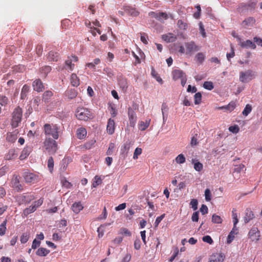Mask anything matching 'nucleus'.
Segmentation results:
<instances>
[{"instance_id": "7c9ffc66", "label": "nucleus", "mask_w": 262, "mask_h": 262, "mask_svg": "<svg viewBox=\"0 0 262 262\" xmlns=\"http://www.w3.org/2000/svg\"><path fill=\"white\" fill-rule=\"evenodd\" d=\"M191 162L194 164V169L197 171H201L203 168V164L195 159L191 160Z\"/></svg>"}, {"instance_id": "09e8293b", "label": "nucleus", "mask_w": 262, "mask_h": 262, "mask_svg": "<svg viewBox=\"0 0 262 262\" xmlns=\"http://www.w3.org/2000/svg\"><path fill=\"white\" fill-rule=\"evenodd\" d=\"M151 75L155 78H156V79L157 80V81H158L159 82H160L161 84L163 83V80H162V78L160 77L159 75L155 71V70L154 69H152V70H151Z\"/></svg>"}, {"instance_id": "f3484780", "label": "nucleus", "mask_w": 262, "mask_h": 262, "mask_svg": "<svg viewBox=\"0 0 262 262\" xmlns=\"http://www.w3.org/2000/svg\"><path fill=\"white\" fill-rule=\"evenodd\" d=\"M115 123L113 119H110L108 120L106 126L107 133L110 135H112L115 132Z\"/></svg>"}, {"instance_id": "bb28decb", "label": "nucleus", "mask_w": 262, "mask_h": 262, "mask_svg": "<svg viewBox=\"0 0 262 262\" xmlns=\"http://www.w3.org/2000/svg\"><path fill=\"white\" fill-rule=\"evenodd\" d=\"M130 147V142H126L121 147V154L126 157Z\"/></svg>"}, {"instance_id": "6ab92c4d", "label": "nucleus", "mask_w": 262, "mask_h": 262, "mask_svg": "<svg viewBox=\"0 0 262 262\" xmlns=\"http://www.w3.org/2000/svg\"><path fill=\"white\" fill-rule=\"evenodd\" d=\"M254 217L253 211L249 208H247L245 211V215L244 217L245 223H248Z\"/></svg>"}, {"instance_id": "c03bdc74", "label": "nucleus", "mask_w": 262, "mask_h": 262, "mask_svg": "<svg viewBox=\"0 0 262 262\" xmlns=\"http://www.w3.org/2000/svg\"><path fill=\"white\" fill-rule=\"evenodd\" d=\"M252 107L251 105H250L249 104H247L246 105L243 111L242 112V114L245 116H248L252 111Z\"/></svg>"}, {"instance_id": "a19ab883", "label": "nucleus", "mask_w": 262, "mask_h": 262, "mask_svg": "<svg viewBox=\"0 0 262 262\" xmlns=\"http://www.w3.org/2000/svg\"><path fill=\"white\" fill-rule=\"evenodd\" d=\"M175 161L178 164H183L186 161V158L185 156L181 154H179L176 158H175Z\"/></svg>"}, {"instance_id": "dca6fc26", "label": "nucleus", "mask_w": 262, "mask_h": 262, "mask_svg": "<svg viewBox=\"0 0 262 262\" xmlns=\"http://www.w3.org/2000/svg\"><path fill=\"white\" fill-rule=\"evenodd\" d=\"M33 87L35 91L38 92H41L45 89L43 84L39 79H37L33 82Z\"/></svg>"}, {"instance_id": "aec40b11", "label": "nucleus", "mask_w": 262, "mask_h": 262, "mask_svg": "<svg viewBox=\"0 0 262 262\" xmlns=\"http://www.w3.org/2000/svg\"><path fill=\"white\" fill-rule=\"evenodd\" d=\"M173 79L177 80L179 79H181L186 74L182 70H175L172 73Z\"/></svg>"}, {"instance_id": "20e7f679", "label": "nucleus", "mask_w": 262, "mask_h": 262, "mask_svg": "<svg viewBox=\"0 0 262 262\" xmlns=\"http://www.w3.org/2000/svg\"><path fill=\"white\" fill-rule=\"evenodd\" d=\"M75 115L78 120L83 121H87L91 117L90 112L84 107H78Z\"/></svg>"}, {"instance_id": "37998d69", "label": "nucleus", "mask_w": 262, "mask_h": 262, "mask_svg": "<svg viewBox=\"0 0 262 262\" xmlns=\"http://www.w3.org/2000/svg\"><path fill=\"white\" fill-rule=\"evenodd\" d=\"M195 58L196 59V61L200 63H203V62L204 61V59H205V55L204 53H198V54H196V55H195Z\"/></svg>"}, {"instance_id": "e2e57ef3", "label": "nucleus", "mask_w": 262, "mask_h": 262, "mask_svg": "<svg viewBox=\"0 0 262 262\" xmlns=\"http://www.w3.org/2000/svg\"><path fill=\"white\" fill-rule=\"evenodd\" d=\"M197 136L198 135L195 134L192 137L190 142V144L192 146H195L198 144Z\"/></svg>"}, {"instance_id": "b1692460", "label": "nucleus", "mask_w": 262, "mask_h": 262, "mask_svg": "<svg viewBox=\"0 0 262 262\" xmlns=\"http://www.w3.org/2000/svg\"><path fill=\"white\" fill-rule=\"evenodd\" d=\"M150 121V119H147L145 122L140 121L139 123V129L141 131L145 130L149 126Z\"/></svg>"}, {"instance_id": "1a4fd4ad", "label": "nucleus", "mask_w": 262, "mask_h": 262, "mask_svg": "<svg viewBox=\"0 0 262 262\" xmlns=\"http://www.w3.org/2000/svg\"><path fill=\"white\" fill-rule=\"evenodd\" d=\"M255 22L256 20L253 17H248L242 21L241 25L245 29H250L254 26Z\"/></svg>"}, {"instance_id": "69168bd1", "label": "nucleus", "mask_w": 262, "mask_h": 262, "mask_svg": "<svg viewBox=\"0 0 262 262\" xmlns=\"http://www.w3.org/2000/svg\"><path fill=\"white\" fill-rule=\"evenodd\" d=\"M202 239L203 242L207 243L209 244H211L213 242L212 239L209 235H206L203 236Z\"/></svg>"}, {"instance_id": "c756f323", "label": "nucleus", "mask_w": 262, "mask_h": 262, "mask_svg": "<svg viewBox=\"0 0 262 262\" xmlns=\"http://www.w3.org/2000/svg\"><path fill=\"white\" fill-rule=\"evenodd\" d=\"M31 151V148L29 147H26L22 150L21 153L19 156V159L23 160L25 159L29 155Z\"/></svg>"}, {"instance_id": "680f3d73", "label": "nucleus", "mask_w": 262, "mask_h": 262, "mask_svg": "<svg viewBox=\"0 0 262 262\" xmlns=\"http://www.w3.org/2000/svg\"><path fill=\"white\" fill-rule=\"evenodd\" d=\"M190 204L193 210H196L198 209V202L196 199H192Z\"/></svg>"}, {"instance_id": "5fc2aeb1", "label": "nucleus", "mask_w": 262, "mask_h": 262, "mask_svg": "<svg viewBox=\"0 0 262 262\" xmlns=\"http://www.w3.org/2000/svg\"><path fill=\"white\" fill-rule=\"evenodd\" d=\"M232 216L233 218V226H236V224L238 222V219L237 218V215L236 213V210L233 209L232 211Z\"/></svg>"}, {"instance_id": "a211bd4d", "label": "nucleus", "mask_w": 262, "mask_h": 262, "mask_svg": "<svg viewBox=\"0 0 262 262\" xmlns=\"http://www.w3.org/2000/svg\"><path fill=\"white\" fill-rule=\"evenodd\" d=\"M238 233V228L236 226H233V227L230 232L229 233L228 237L227 242L228 244L231 243L235 237V235Z\"/></svg>"}, {"instance_id": "473e14b6", "label": "nucleus", "mask_w": 262, "mask_h": 262, "mask_svg": "<svg viewBox=\"0 0 262 262\" xmlns=\"http://www.w3.org/2000/svg\"><path fill=\"white\" fill-rule=\"evenodd\" d=\"M53 96V93L51 91H47L44 92L42 95V100L45 102H48Z\"/></svg>"}, {"instance_id": "cd10ccee", "label": "nucleus", "mask_w": 262, "mask_h": 262, "mask_svg": "<svg viewBox=\"0 0 262 262\" xmlns=\"http://www.w3.org/2000/svg\"><path fill=\"white\" fill-rule=\"evenodd\" d=\"M224 259L220 253H215L211 255L209 262H222Z\"/></svg>"}, {"instance_id": "864d4df0", "label": "nucleus", "mask_w": 262, "mask_h": 262, "mask_svg": "<svg viewBox=\"0 0 262 262\" xmlns=\"http://www.w3.org/2000/svg\"><path fill=\"white\" fill-rule=\"evenodd\" d=\"M202 94L201 93L198 92L194 95V103L195 104H199L201 102Z\"/></svg>"}, {"instance_id": "13d9d810", "label": "nucleus", "mask_w": 262, "mask_h": 262, "mask_svg": "<svg viewBox=\"0 0 262 262\" xmlns=\"http://www.w3.org/2000/svg\"><path fill=\"white\" fill-rule=\"evenodd\" d=\"M178 27L181 29L185 30L187 28V24L185 23L183 20L180 19L178 21L177 23Z\"/></svg>"}, {"instance_id": "39448f33", "label": "nucleus", "mask_w": 262, "mask_h": 262, "mask_svg": "<svg viewBox=\"0 0 262 262\" xmlns=\"http://www.w3.org/2000/svg\"><path fill=\"white\" fill-rule=\"evenodd\" d=\"M256 76L255 72L248 70L239 73V80L243 83H247L252 80Z\"/></svg>"}, {"instance_id": "4c0bfd02", "label": "nucleus", "mask_w": 262, "mask_h": 262, "mask_svg": "<svg viewBox=\"0 0 262 262\" xmlns=\"http://www.w3.org/2000/svg\"><path fill=\"white\" fill-rule=\"evenodd\" d=\"M50 253V250L45 248H39L36 251V254L39 256H45Z\"/></svg>"}, {"instance_id": "3c124183", "label": "nucleus", "mask_w": 262, "mask_h": 262, "mask_svg": "<svg viewBox=\"0 0 262 262\" xmlns=\"http://www.w3.org/2000/svg\"><path fill=\"white\" fill-rule=\"evenodd\" d=\"M94 180H95L94 181L92 184L93 187L95 188L99 185L101 184L102 183L101 179L97 176L95 177Z\"/></svg>"}, {"instance_id": "c85d7f7f", "label": "nucleus", "mask_w": 262, "mask_h": 262, "mask_svg": "<svg viewBox=\"0 0 262 262\" xmlns=\"http://www.w3.org/2000/svg\"><path fill=\"white\" fill-rule=\"evenodd\" d=\"M18 132L8 133L7 135L6 139L8 142H14L17 138Z\"/></svg>"}, {"instance_id": "0e129e2a", "label": "nucleus", "mask_w": 262, "mask_h": 262, "mask_svg": "<svg viewBox=\"0 0 262 262\" xmlns=\"http://www.w3.org/2000/svg\"><path fill=\"white\" fill-rule=\"evenodd\" d=\"M107 211L106 207H104L102 211V214L98 217V220H105L107 217Z\"/></svg>"}, {"instance_id": "bf43d9fd", "label": "nucleus", "mask_w": 262, "mask_h": 262, "mask_svg": "<svg viewBox=\"0 0 262 262\" xmlns=\"http://www.w3.org/2000/svg\"><path fill=\"white\" fill-rule=\"evenodd\" d=\"M142 148H139V147L136 148L134 152V156H133L134 159H137L138 158V156L142 154Z\"/></svg>"}, {"instance_id": "de8ad7c7", "label": "nucleus", "mask_w": 262, "mask_h": 262, "mask_svg": "<svg viewBox=\"0 0 262 262\" xmlns=\"http://www.w3.org/2000/svg\"><path fill=\"white\" fill-rule=\"evenodd\" d=\"M72 25L71 20L69 19H65L61 21V26L63 29H67Z\"/></svg>"}, {"instance_id": "f8f14e48", "label": "nucleus", "mask_w": 262, "mask_h": 262, "mask_svg": "<svg viewBox=\"0 0 262 262\" xmlns=\"http://www.w3.org/2000/svg\"><path fill=\"white\" fill-rule=\"evenodd\" d=\"M24 177L26 182L28 183H34L38 180V176L33 173L26 172Z\"/></svg>"}, {"instance_id": "a878e982", "label": "nucleus", "mask_w": 262, "mask_h": 262, "mask_svg": "<svg viewBox=\"0 0 262 262\" xmlns=\"http://www.w3.org/2000/svg\"><path fill=\"white\" fill-rule=\"evenodd\" d=\"M124 10L126 13L133 16H137L139 14V12L135 9L130 6L124 7Z\"/></svg>"}, {"instance_id": "e433bc0d", "label": "nucleus", "mask_w": 262, "mask_h": 262, "mask_svg": "<svg viewBox=\"0 0 262 262\" xmlns=\"http://www.w3.org/2000/svg\"><path fill=\"white\" fill-rule=\"evenodd\" d=\"M51 71V67L49 66H45L40 69V72L42 76L46 77L48 74Z\"/></svg>"}, {"instance_id": "423d86ee", "label": "nucleus", "mask_w": 262, "mask_h": 262, "mask_svg": "<svg viewBox=\"0 0 262 262\" xmlns=\"http://www.w3.org/2000/svg\"><path fill=\"white\" fill-rule=\"evenodd\" d=\"M43 199L40 198L36 201L33 202V204L31 205L29 207L24 209L23 211V215L25 216H27L28 215L34 212L37 207L40 206L43 203Z\"/></svg>"}, {"instance_id": "393cba45", "label": "nucleus", "mask_w": 262, "mask_h": 262, "mask_svg": "<svg viewBox=\"0 0 262 262\" xmlns=\"http://www.w3.org/2000/svg\"><path fill=\"white\" fill-rule=\"evenodd\" d=\"M71 84L73 86L77 87L80 84V80L77 75L75 73L72 74L70 77Z\"/></svg>"}, {"instance_id": "ea45409f", "label": "nucleus", "mask_w": 262, "mask_h": 262, "mask_svg": "<svg viewBox=\"0 0 262 262\" xmlns=\"http://www.w3.org/2000/svg\"><path fill=\"white\" fill-rule=\"evenodd\" d=\"M9 102L7 97L3 95H0V104L2 106H6Z\"/></svg>"}, {"instance_id": "c9c22d12", "label": "nucleus", "mask_w": 262, "mask_h": 262, "mask_svg": "<svg viewBox=\"0 0 262 262\" xmlns=\"http://www.w3.org/2000/svg\"><path fill=\"white\" fill-rule=\"evenodd\" d=\"M151 15L156 18L161 20L162 18L166 19L168 18V15L166 13L160 12L159 13H155V12H151Z\"/></svg>"}, {"instance_id": "4d7b16f0", "label": "nucleus", "mask_w": 262, "mask_h": 262, "mask_svg": "<svg viewBox=\"0 0 262 262\" xmlns=\"http://www.w3.org/2000/svg\"><path fill=\"white\" fill-rule=\"evenodd\" d=\"M115 148V144L113 143H111L109 144V147L106 151V154L107 155H112L114 152Z\"/></svg>"}, {"instance_id": "f257e3e1", "label": "nucleus", "mask_w": 262, "mask_h": 262, "mask_svg": "<svg viewBox=\"0 0 262 262\" xmlns=\"http://www.w3.org/2000/svg\"><path fill=\"white\" fill-rule=\"evenodd\" d=\"M44 133L46 137H52L54 139L59 137V127L57 124L46 123L43 126Z\"/></svg>"}, {"instance_id": "338daca9", "label": "nucleus", "mask_w": 262, "mask_h": 262, "mask_svg": "<svg viewBox=\"0 0 262 262\" xmlns=\"http://www.w3.org/2000/svg\"><path fill=\"white\" fill-rule=\"evenodd\" d=\"M205 200L207 201H209L211 200V192L209 189H206L205 191Z\"/></svg>"}, {"instance_id": "9b49d317", "label": "nucleus", "mask_w": 262, "mask_h": 262, "mask_svg": "<svg viewBox=\"0 0 262 262\" xmlns=\"http://www.w3.org/2000/svg\"><path fill=\"white\" fill-rule=\"evenodd\" d=\"M78 60V58L75 55H72L69 56L68 59L65 61V64L67 66V69L70 71H73L74 68V63L73 62H76Z\"/></svg>"}, {"instance_id": "4468645a", "label": "nucleus", "mask_w": 262, "mask_h": 262, "mask_svg": "<svg viewBox=\"0 0 262 262\" xmlns=\"http://www.w3.org/2000/svg\"><path fill=\"white\" fill-rule=\"evenodd\" d=\"M33 199L29 195H21L17 196L16 198V201L19 204L23 203H29Z\"/></svg>"}, {"instance_id": "0eeeda50", "label": "nucleus", "mask_w": 262, "mask_h": 262, "mask_svg": "<svg viewBox=\"0 0 262 262\" xmlns=\"http://www.w3.org/2000/svg\"><path fill=\"white\" fill-rule=\"evenodd\" d=\"M248 237L251 239L252 242H258L260 237V232L258 229L256 227H253L248 233Z\"/></svg>"}, {"instance_id": "f704fd0d", "label": "nucleus", "mask_w": 262, "mask_h": 262, "mask_svg": "<svg viewBox=\"0 0 262 262\" xmlns=\"http://www.w3.org/2000/svg\"><path fill=\"white\" fill-rule=\"evenodd\" d=\"M29 90L30 88L28 85L25 84L23 86L20 94V98L21 99H25L26 98L27 94L29 91Z\"/></svg>"}, {"instance_id": "49530a36", "label": "nucleus", "mask_w": 262, "mask_h": 262, "mask_svg": "<svg viewBox=\"0 0 262 262\" xmlns=\"http://www.w3.org/2000/svg\"><path fill=\"white\" fill-rule=\"evenodd\" d=\"M48 167L49 171L52 172L54 168V160L52 157H50L48 160Z\"/></svg>"}, {"instance_id": "774afa93", "label": "nucleus", "mask_w": 262, "mask_h": 262, "mask_svg": "<svg viewBox=\"0 0 262 262\" xmlns=\"http://www.w3.org/2000/svg\"><path fill=\"white\" fill-rule=\"evenodd\" d=\"M132 258V255L130 253H127L123 257L121 262H129Z\"/></svg>"}, {"instance_id": "a18cd8bd", "label": "nucleus", "mask_w": 262, "mask_h": 262, "mask_svg": "<svg viewBox=\"0 0 262 262\" xmlns=\"http://www.w3.org/2000/svg\"><path fill=\"white\" fill-rule=\"evenodd\" d=\"M222 219L220 216L216 215L215 214H213L212 217V222L214 224H221L222 223Z\"/></svg>"}, {"instance_id": "2eb2a0df", "label": "nucleus", "mask_w": 262, "mask_h": 262, "mask_svg": "<svg viewBox=\"0 0 262 262\" xmlns=\"http://www.w3.org/2000/svg\"><path fill=\"white\" fill-rule=\"evenodd\" d=\"M59 58V54L53 51L49 52L47 56V60L49 62H56L58 60Z\"/></svg>"}, {"instance_id": "ddd939ff", "label": "nucleus", "mask_w": 262, "mask_h": 262, "mask_svg": "<svg viewBox=\"0 0 262 262\" xmlns=\"http://www.w3.org/2000/svg\"><path fill=\"white\" fill-rule=\"evenodd\" d=\"M128 115L129 120V123L131 126H134L137 121V116L133 109L129 107L128 109Z\"/></svg>"}, {"instance_id": "6e6d98bb", "label": "nucleus", "mask_w": 262, "mask_h": 262, "mask_svg": "<svg viewBox=\"0 0 262 262\" xmlns=\"http://www.w3.org/2000/svg\"><path fill=\"white\" fill-rule=\"evenodd\" d=\"M29 234L28 233H24L20 237V242L22 244H25L28 242L29 238Z\"/></svg>"}, {"instance_id": "412c9836", "label": "nucleus", "mask_w": 262, "mask_h": 262, "mask_svg": "<svg viewBox=\"0 0 262 262\" xmlns=\"http://www.w3.org/2000/svg\"><path fill=\"white\" fill-rule=\"evenodd\" d=\"M239 43L241 47L243 48H250L252 49L256 48V45L255 43L250 40H247L245 41H242L241 40Z\"/></svg>"}, {"instance_id": "8fccbe9b", "label": "nucleus", "mask_w": 262, "mask_h": 262, "mask_svg": "<svg viewBox=\"0 0 262 262\" xmlns=\"http://www.w3.org/2000/svg\"><path fill=\"white\" fill-rule=\"evenodd\" d=\"M203 87L205 89L212 90L214 88V85L211 81H205L203 84Z\"/></svg>"}, {"instance_id": "052dcab7", "label": "nucleus", "mask_w": 262, "mask_h": 262, "mask_svg": "<svg viewBox=\"0 0 262 262\" xmlns=\"http://www.w3.org/2000/svg\"><path fill=\"white\" fill-rule=\"evenodd\" d=\"M229 130L234 134H237L239 131V128L237 125L231 126L229 127Z\"/></svg>"}, {"instance_id": "7ed1b4c3", "label": "nucleus", "mask_w": 262, "mask_h": 262, "mask_svg": "<svg viewBox=\"0 0 262 262\" xmlns=\"http://www.w3.org/2000/svg\"><path fill=\"white\" fill-rule=\"evenodd\" d=\"M23 110L19 106H17L13 111L12 114L11 124L13 128L18 126L21 121Z\"/></svg>"}, {"instance_id": "4be33fe9", "label": "nucleus", "mask_w": 262, "mask_h": 262, "mask_svg": "<svg viewBox=\"0 0 262 262\" xmlns=\"http://www.w3.org/2000/svg\"><path fill=\"white\" fill-rule=\"evenodd\" d=\"M83 208L81 202H75L72 206V209L74 213L78 214Z\"/></svg>"}, {"instance_id": "79ce46f5", "label": "nucleus", "mask_w": 262, "mask_h": 262, "mask_svg": "<svg viewBox=\"0 0 262 262\" xmlns=\"http://www.w3.org/2000/svg\"><path fill=\"white\" fill-rule=\"evenodd\" d=\"M7 220L6 219L5 221L0 225V235H4L6 231V224Z\"/></svg>"}, {"instance_id": "5701e85b", "label": "nucleus", "mask_w": 262, "mask_h": 262, "mask_svg": "<svg viewBox=\"0 0 262 262\" xmlns=\"http://www.w3.org/2000/svg\"><path fill=\"white\" fill-rule=\"evenodd\" d=\"M87 134V132L84 127L78 128L76 132L77 137L79 139H84Z\"/></svg>"}, {"instance_id": "f03ea898", "label": "nucleus", "mask_w": 262, "mask_h": 262, "mask_svg": "<svg viewBox=\"0 0 262 262\" xmlns=\"http://www.w3.org/2000/svg\"><path fill=\"white\" fill-rule=\"evenodd\" d=\"M56 139L46 137L43 142V148L50 154H54L57 150Z\"/></svg>"}, {"instance_id": "6e6552de", "label": "nucleus", "mask_w": 262, "mask_h": 262, "mask_svg": "<svg viewBox=\"0 0 262 262\" xmlns=\"http://www.w3.org/2000/svg\"><path fill=\"white\" fill-rule=\"evenodd\" d=\"M186 48V54L191 55L195 52H197L200 50L199 46H196L193 41L185 43Z\"/></svg>"}, {"instance_id": "2f4dec72", "label": "nucleus", "mask_w": 262, "mask_h": 262, "mask_svg": "<svg viewBox=\"0 0 262 262\" xmlns=\"http://www.w3.org/2000/svg\"><path fill=\"white\" fill-rule=\"evenodd\" d=\"M162 38L164 40L167 42H173L176 38L172 33L163 35Z\"/></svg>"}, {"instance_id": "72a5a7b5", "label": "nucleus", "mask_w": 262, "mask_h": 262, "mask_svg": "<svg viewBox=\"0 0 262 262\" xmlns=\"http://www.w3.org/2000/svg\"><path fill=\"white\" fill-rule=\"evenodd\" d=\"M17 156L15 149H11L9 150L8 153L6 156V159L7 160H11L15 159Z\"/></svg>"}, {"instance_id": "603ef678", "label": "nucleus", "mask_w": 262, "mask_h": 262, "mask_svg": "<svg viewBox=\"0 0 262 262\" xmlns=\"http://www.w3.org/2000/svg\"><path fill=\"white\" fill-rule=\"evenodd\" d=\"M236 107V104L235 102L231 101L228 105H226V110L230 112H231Z\"/></svg>"}, {"instance_id": "58836bf2", "label": "nucleus", "mask_w": 262, "mask_h": 262, "mask_svg": "<svg viewBox=\"0 0 262 262\" xmlns=\"http://www.w3.org/2000/svg\"><path fill=\"white\" fill-rule=\"evenodd\" d=\"M66 95L68 98L72 99L77 96V91L74 89L69 90L66 92Z\"/></svg>"}, {"instance_id": "9d476101", "label": "nucleus", "mask_w": 262, "mask_h": 262, "mask_svg": "<svg viewBox=\"0 0 262 262\" xmlns=\"http://www.w3.org/2000/svg\"><path fill=\"white\" fill-rule=\"evenodd\" d=\"M11 185L17 191L23 189V186L20 184L19 177L17 176H13L11 181Z\"/></svg>"}]
</instances>
